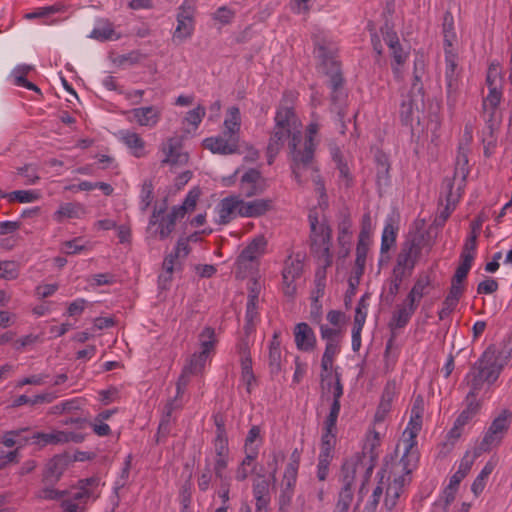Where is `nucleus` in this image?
I'll return each instance as SVG.
<instances>
[{
  "mask_svg": "<svg viewBox=\"0 0 512 512\" xmlns=\"http://www.w3.org/2000/svg\"><path fill=\"white\" fill-rule=\"evenodd\" d=\"M274 120L275 125L267 145L268 164L273 163L286 141H288L291 164H295V154L302 142L301 122L292 107L283 105L278 108Z\"/></svg>",
  "mask_w": 512,
  "mask_h": 512,
  "instance_id": "1",
  "label": "nucleus"
},
{
  "mask_svg": "<svg viewBox=\"0 0 512 512\" xmlns=\"http://www.w3.org/2000/svg\"><path fill=\"white\" fill-rule=\"evenodd\" d=\"M509 357L510 352L499 350L493 344L484 350L464 379L469 388L470 397L478 396L485 385L491 386L497 381Z\"/></svg>",
  "mask_w": 512,
  "mask_h": 512,
  "instance_id": "2",
  "label": "nucleus"
},
{
  "mask_svg": "<svg viewBox=\"0 0 512 512\" xmlns=\"http://www.w3.org/2000/svg\"><path fill=\"white\" fill-rule=\"evenodd\" d=\"M313 42L316 57L320 60V69L329 77L328 85L331 88V100L334 104H339L344 98L342 91L344 79L340 63L336 60L337 45L324 32L314 34Z\"/></svg>",
  "mask_w": 512,
  "mask_h": 512,
  "instance_id": "3",
  "label": "nucleus"
},
{
  "mask_svg": "<svg viewBox=\"0 0 512 512\" xmlns=\"http://www.w3.org/2000/svg\"><path fill=\"white\" fill-rule=\"evenodd\" d=\"M308 219L311 251L317 256L320 265L327 269L332 265L333 258L330 252L332 230L327 223L319 222L316 214L310 213Z\"/></svg>",
  "mask_w": 512,
  "mask_h": 512,
  "instance_id": "4",
  "label": "nucleus"
},
{
  "mask_svg": "<svg viewBox=\"0 0 512 512\" xmlns=\"http://www.w3.org/2000/svg\"><path fill=\"white\" fill-rule=\"evenodd\" d=\"M318 130L319 125L317 123H310L308 125L305 140L298 146V152L295 154V164H291L294 178L300 185L305 182L304 172L309 169L315 170L313 161L316 144L314 137Z\"/></svg>",
  "mask_w": 512,
  "mask_h": 512,
  "instance_id": "5",
  "label": "nucleus"
},
{
  "mask_svg": "<svg viewBox=\"0 0 512 512\" xmlns=\"http://www.w3.org/2000/svg\"><path fill=\"white\" fill-rule=\"evenodd\" d=\"M425 244L426 238L423 233L410 234L401 246L394 268L408 275L411 274Z\"/></svg>",
  "mask_w": 512,
  "mask_h": 512,
  "instance_id": "6",
  "label": "nucleus"
},
{
  "mask_svg": "<svg viewBox=\"0 0 512 512\" xmlns=\"http://www.w3.org/2000/svg\"><path fill=\"white\" fill-rule=\"evenodd\" d=\"M166 208V203L163 207H155L148 224V231L151 236L160 240H165L171 235L175 229L176 221L180 219L172 210L164 215Z\"/></svg>",
  "mask_w": 512,
  "mask_h": 512,
  "instance_id": "7",
  "label": "nucleus"
},
{
  "mask_svg": "<svg viewBox=\"0 0 512 512\" xmlns=\"http://www.w3.org/2000/svg\"><path fill=\"white\" fill-rule=\"evenodd\" d=\"M303 272V257L300 254L290 255L284 263L282 270L283 292L288 297H293L297 291L296 281Z\"/></svg>",
  "mask_w": 512,
  "mask_h": 512,
  "instance_id": "8",
  "label": "nucleus"
},
{
  "mask_svg": "<svg viewBox=\"0 0 512 512\" xmlns=\"http://www.w3.org/2000/svg\"><path fill=\"white\" fill-rule=\"evenodd\" d=\"M365 460V455L361 456L359 454H355L343 463L340 474V481L343 484L342 489H352L356 473L359 470L365 471V480L369 478L373 465L370 464L367 466Z\"/></svg>",
  "mask_w": 512,
  "mask_h": 512,
  "instance_id": "9",
  "label": "nucleus"
},
{
  "mask_svg": "<svg viewBox=\"0 0 512 512\" xmlns=\"http://www.w3.org/2000/svg\"><path fill=\"white\" fill-rule=\"evenodd\" d=\"M286 467L284 475L279 485L278 510L279 512H289L290 505L294 496V490L297 482L295 464Z\"/></svg>",
  "mask_w": 512,
  "mask_h": 512,
  "instance_id": "10",
  "label": "nucleus"
},
{
  "mask_svg": "<svg viewBox=\"0 0 512 512\" xmlns=\"http://www.w3.org/2000/svg\"><path fill=\"white\" fill-rule=\"evenodd\" d=\"M126 113L130 122L135 121L138 125L148 128L155 127L161 118L160 108L154 105L133 108Z\"/></svg>",
  "mask_w": 512,
  "mask_h": 512,
  "instance_id": "11",
  "label": "nucleus"
},
{
  "mask_svg": "<svg viewBox=\"0 0 512 512\" xmlns=\"http://www.w3.org/2000/svg\"><path fill=\"white\" fill-rule=\"evenodd\" d=\"M267 247V240L264 235H257L242 250L237 258V263L247 268V263L257 261L264 253Z\"/></svg>",
  "mask_w": 512,
  "mask_h": 512,
  "instance_id": "12",
  "label": "nucleus"
},
{
  "mask_svg": "<svg viewBox=\"0 0 512 512\" xmlns=\"http://www.w3.org/2000/svg\"><path fill=\"white\" fill-rule=\"evenodd\" d=\"M199 341L201 351L199 353H195L191 358L193 362H196V364L193 365V368H204L209 354L216 343L215 330L211 327H205L199 335Z\"/></svg>",
  "mask_w": 512,
  "mask_h": 512,
  "instance_id": "13",
  "label": "nucleus"
},
{
  "mask_svg": "<svg viewBox=\"0 0 512 512\" xmlns=\"http://www.w3.org/2000/svg\"><path fill=\"white\" fill-rule=\"evenodd\" d=\"M273 207L271 199H254L244 201L240 199L239 216L246 218H257L263 216Z\"/></svg>",
  "mask_w": 512,
  "mask_h": 512,
  "instance_id": "14",
  "label": "nucleus"
},
{
  "mask_svg": "<svg viewBox=\"0 0 512 512\" xmlns=\"http://www.w3.org/2000/svg\"><path fill=\"white\" fill-rule=\"evenodd\" d=\"M238 143L239 141L235 140V137H225L223 133L217 137L206 138L203 142L205 148L222 155L235 153L238 150Z\"/></svg>",
  "mask_w": 512,
  "mask_h": 512,
  "instance_id": "15",
  "label": "nucleus"
},
{
  "mask_svg": "<svg viewBox=\"0 0 512 512\" xmlns=\"http://www.w3.org/2000/svg\"><path fill=\"white\" fill-rule=\"evenodd\" d=\"M410 481V477L397 475V473L394 472L393 481L386 486V494L383 503L388 511H391L397 505V501L403 492L404 486L410 483Z\"/></svg>",
  "mask_w": 512,
  "mask_h": 512,
  "instance_id": "16",
  "label": "nucleus"
},
{
  "mask_svg": "<svg viewBox=\"0 0 512 512\" xmlns=\"http://www.w3.org/2000/svg\"><path fill=\"white\" fill-rule=\"evenodd\" d=\"M253 496L256 500V512H267L270 503V482L263 475H257L253 481Z\"/></svg>",
  "mask_w": 512,
  "mask_h": 512,
  "instance_id": "17",
  "label": "nucleus"
},
{
  "mask_svg": "<svg viewBox=\"0 0 512 512\" xmlns=\"http://www.w3.org/2000/svg\"><path fill=\"white\" fill-rule=\"evenodd\" d=\"M294 340L296 347L305 352L314 350L316 336L313 329L305 322L298 323L294 328Z\"/></svg>",
  "mask_w": 512,
  "mask_h": 512,
  "instance_id": "18",
  "label": "nucleus"
},
{
  "mask_svg": "<svg viewBox=\"0 0 512 512\" xmlns=\"http://www.w3.org/2000/svg\"><path fill=\"white\" fill-rule=\"evenodd\" d=\"M162 152L165 155L161 161L163 165H182L188 162V154L181 151L179 141L176 138H169L162 145Z\"/></svg>",
  "mask_w": 512,
  "mask_h": 512,
  "instance_id": "19",
  "label": "nucleus"
},
{
  "mask_svg": "<svg viewBox=\"0 0 512 512\" xmlns=\"http://www.w3.org/2000/svg\"><path fill=\"white\" fill-rule=\"evenodd\" d=\"M240 197L229 196L223 198L217 206L218 220L220 225L228 224L236 215H239Z\"/></svg>",
  "mask_w": 512,
  "mask_h": 512,
  "instance_id": "20",
  "label": "nucleus"
},
{
  "mask_svg": "<svg viewBox=\"0 0 512 512\" xmlns=\"http://www.w3.org/2000/svg\"><path fill=\"white\" fill-rule=\"evenodd\" d=\"M99 480L95 477L85 478L78 481L75 491L70 492L71 500L79 503H86L90 498H97L95 490L98 487Z\"/></svg>",
  "mask_w": 512,
  "mask_h": 512,
  "instance_id": "21",
  "label": "nucleus"
},
{
  "mask_svg": "<svg viewBox=\"0 0 512 512\" xmlns=\"http://www.w3.org/2000/svg\"><path fill=\"white\" fill-rule=\"evenodd\" d=\"M404 453L396 465V468H400L401 475H405L406 477H410V474L415 470L419 463V451L417 446H413V444L403 445Z\"/></svg>",
  "mask_w": 512,
  "mask_h": 512,
  "instance_id": "22",
  "label": "nucleus"
},
{
  "mask_svg": "<svg viewBox=\"0 0 512 512\" xmlns=\"http://www.w3.org/2000/svg\"><path fill=\"white\" fill-rule=\"evenodd\" d=\"M422 101L423 97L415 96L409 93L402 95L399 110L402 124L410 125L413 122L414 114L418 111V104Z\"/></svg>",
  "mask_w": 512,
  "mask_h": 512,
  "instance_id": "23",
  "label": "nucleus"
},
{
  "mask_svg": "<svg viewBox=\"0 0 512 512\" xmlns=\"http://www.w3.org/2000/svg\"><path fill=\"white\" fill-rule=\"evenodd\" d=\"M30 439H32V445L41 449L48 445L65 444L67 438L65 431L53 430L48 433L35 431V434Z\"/></svg>",
  "mask_w": 512,
  "mask_h": 512,
  "instance_id": "24",
  "label": "nucleus"
},
{
  "mask_svg": "<svg viewBox=\"0 0 512 512\" xmlns=\"http://www.w3.org/2000/svg\"><path fill=\"white\" fill-rule=\"evenodd\" d=\"M416 310L417 307L405 301L404 304L399 306L398 309L393 313L389 322V328L392 331L404 328Z\"/></svg>",
  "mask_w": 512,
  "mask_h": 512,
  "instance_id": "25",
  "label": "nucleus"
},
{
  "mask_svg": "<svg viewBox=\"0 0 512 512\" xmlns=\"http://www.w3.org/2000/svg\"><path fill=\"white\" fill-rule=\"evenodd\" d=\"M185 389V387L176 384V396L173 400H170L165 406L164 415L158 427V434L166 435L169 432L170 417L174 410L179 409L181 407V403L178 402V399L182 397V395L185 392Z\"/></svg>",
  "mask_w": 512,
  "mask_h": 512,
  "instance_id": "26",
  "label": "nucleus"
},
{
  "mask_svg": "<svg viewBox=\"0 0 512 512\" xmlns=\"http://www.w3.org/2000/svg\"><path fill=\"white\" fill-rule=\"evenodd\" d=\"M335 382L328 383L329 389L332 390L333 401L330 407V411L327 417H329V422L332 424L334 419H338L341 404L340 399L343 396V384L341 383V375L337 371L334 374Z\"/></svg>",
  "mask_w": 512,
  "mask_h": 512,
  "instance_id": "27",
  "label": "nucleus"
},
{
  "mask_svg": "<svg viewBox=\"0 0 512 512\" xmlns=\"http://www.w3.org/2000/svg\"><path fill=\"white\" fill-rule=\"evenodd\" d=\"M64 472L62 459L54 457L48 461L42 474L43 485L56 484Z\"/></svg>",
  "mask_w": 512,
  "mask_h": 512,
  "instance_id": "28",
  "label": "nucleus"
},
{
  "mask_svg": "<svg viewBox=\"0 0 512 512\" xmlns=\"http://www.w3.org/2000/svg\"><path fill=\"white\" fill-rule=\"evenodd\" d=\"M241 126V116L238 107H230L227 111V117L224 120V136L231 138L235 137V140L239 141V131Z\"/></svg>",
  "mask_w": 512,
  "mask_h": 512,
  "instance_id": "29",
  "label": "nucleus"
},
{
  "mask_svg": "<svg viewBox=\"0 0 512 512\" xmlns=\"http://www.w3.org/2000/svg\"><path fill=\"white\" fill-rule=\"evenodd\" d=\"M120 140L132 150L135 157H142L144 155L145 142L136 132L129 130H122L119 132Z\"/></svg>",
  "mask_w": 512,
  "mask_h": 512,
  "instance_id": "30",
  "label": "nucleus"
},
{
  "mask_svg": "<svg viewBox=\"0 0 512 512\" xmlns=\"http://www.w3.org/2000/svg\"><path fill=\"white\" fill-rule=\"evenodd\" d=\"M425 72V63L422 58L416 57L414 60V69H413V80L411 89L409 91V94L423 97L424 96V89L422 84V78Z\"/></svg>",
  "mask_w": 512,
  "mask_h": 512,
  "instance_id": "31",
  "label": "nucleus"
},
{
  "mask_svg": "<svg viewBox=\"0 0 512 512\" xmlns=\"http://www.w3.org/2000/svg\"><path fill=\"white\" fill-rule=\"evenodd\" d=\"M33 69L34 68L31 65H18L13 69L11 76L14 78L15 85L25 87L41 95V90L34 83L26 79V75L29 74Z\"/></svg>",
  "mask_w": 512,
  "mask_h": 512,
  "instance_id": "32",
  "label": "nucleus"
},
{
  "mask_svg": "<svg viewBox=\"0 0 512 512\" xmlns=\"http://www.w3.org/2000/svg\"><path fill=\"white\" fill-rule=\"evenodd\" d=\"M465 401L466 408L457 417V425L465 426L468 424L469 421L478 414L481 408V403L477 400V396L470 397V394L467 393Z\"/></svg>",
  "mask_w": 512,
  "mask_h": 512,
  "instance_id": "33",
  "label": "nucleus"
},
{
  "mask_svg": "<svg viewBox=\"0 0 512 512\" xmlns=\"http://www.w3.org/2000/svg\"><path fill=\"white\" fill-rule=\"evenodd\" d=\"M85 213V209L80 203H63L54 214V219L61 222L64 218H80Z\"/></svg>",
  "mask_w": 512,
  "mask_h": 512,
  "instance_id": "34",
  "label": "nucleus"
},
{
  "mask_svg": "<svg viewBox=\"0 0 512 512\" xmlns=\"http://www.w3.org/2000/svg\"><path fill=\"white\" fill-rule=\"evenodd\" d=\"M430 285V279L428 276L420 277L414 283L412 289L406 297V302L418 307L420 300L426 294V289Z\"/></svg>",
  "mask_w": 512,
  "mask_h": 512,
  "instance_id": "35",
  "label": "nucleus"
},
{
  "mask_svg": "<svg viewBox=\"0 0 512 512\" xmlns=\"http://www.w3.org/2000/svg\"><path fill=\"white\" fill-rule=\"evenodd\" d=\"M241 380L246 385L247 392L251 393L252 385L256 379L252 370V360L247 353V349H244L241 355Z\"/></svg>",
  "mask_w": 512,
  "mask_h": 512,
  "instance_id": "36",
  "label": "nucleus"
},
{
  "mask_svg": "<svg viewBox=\"0 0 512 512\" xmlns=\"http://www.w3.org/2000/svg\"><path fill=\"white\" fill-rule=\"evenodd\" d=\"M443 36L445 48L454 49L453 44L457 41L454 27V18L451 12L447 11L443 17Z\"/></svg>",
  "mask_w": 512,
  "mask_h": 512,
  "instance_id": "37",
  "label": "nucleus"
},
{
  "mask_svg": "<svg viewBox=\"0 0 512 512\" xmlns=\"http://www.w3.org/2000/svg\"><path fill=\"white\" fill-rule=\"evenodd\" d=\"M494 468H495V464L492 461H488L485 464V466L482 468V470L480 471L478 476L473 481V483L471 485V490L476 497L479 496L483 492V490L486 486L487 480H488L489 476L491 475V473L493 472Z\"/></svg>",
  "mask_w": 512,
  "mask_h": 512,
  "instance_id": "38",
  "label": "nucleus"
},
{
  "mask_svg": "<svg viewBox=\"0 0 512 512\" xmlns=\"http://www.w3.org/2000/svg\"><path fill=\"white\" fill-rule=\"evenodd\" d=\"M512 413L504 409L491 423L489 428L493 434H500L504 437L511 424Z\"/></svg>",
  "mask_w": 512,
  "mask_h": 512,
  "instance_id": "39",
  "label": "nucleus"
},
{
  "mask_svg": "<svg viewBox=\"0 0 512 512\" xmlns=\"http://www.w3.org/2000/svg\"><path fill=\"white\" fill-rule=\"evenodd\" d=\"M447 101L450 106L456 102L459 88V72L445 71Z\"/></svg>",
  "mask_w": 512,
  "mask_h": 512,
  "instance_id": "40",
  "label": "nucleus"
},
{
  "mask_svg": "<svg viewBox=\"0 0 512 512\" xmlns=\"http://www.w3.org/2000/svg\"><path fill=\"white\" fill-rule=\"evenodd\" d=\"M369 242H370V236L365 231V228L361 229L357 247H356V259H355L356 266H360V265L365 266L367 253L369 250Z\"/></svg>",
  "mask_w": 512,
  "mask_h": 512,
  "instance_id": "41",
  "label": "nucleus"
},
{
  "mask_svg": "<svg viewBox=\"0 0 512 512\" xmlns=\"http://www.w3.org/2000/svg\"><path fill=\"white\" fill-rule=\"evenodd\" d=\"M199 191L198 190H191L185 197L182 205L174 206L172 208V211L180 218H184L186 213L189 211H193L196 207V203L199 197Z\"/></svg>",
  "mask_w": 512,
  "mask_h": 512,
  "instance_id": "42",
  "label": "nucleus"
},
{
  "mask_svg": "<svg viewBox=\"0 0 512 512\" xmlns=\"http://www.w3.org/2000/svg\"><path fill=\"white\" fill-rule=\"evenodd\" d=\"M473 260H474L473 254L461 253V263L457 267L455 274L452 278V281H454L456 284L457 283L463 284V282L465 281V279L471 269Z\"/></svg>",
  "mask_w": 512,
  "mask_h": 512,
  "instance_id": "43",
  "label": "nucleus"
},
{
  "mask_svg": "<svg viewBox=\"0 0 512 512\" xmlns=\"http://www.w3.org/2000/svg\"><path fill=\"white\" fill-rule=\"evenodd\" d=\"M422 428V420L410 418V421L403 432L401 443L403 445L413 444L417 446V436Z\"/></svg>",
  "mask_w": 512,
  "mask_h": 512,
  "instance_id": "44",
  "label": "nucleus"
},
{
  "mask_svg": "<svg viewBox=\"0 0 512 512\" xmlns=\"http://www.w3.org/2000/svg\"><path fill=\"white\" fill-rule=\"evenodd\" d=\"M131 463H132V456L129 454L125 459L124 466L121 470L120 475L116 479L114 487H113V492H114V495L116 498L115 505H118V503H119L120 489H122L128 482L129 473H130V469H131Z\"/></svg>",
  "mask_w": 512,
  "mask_h": 512,
  "instance_id": "45",
  "label": "nucleus"
},
{
  "mask_svg": "<svg viewBox=\"0 0 512 512\" xmlns=\"http://www.w3.org/2000/svg\"><path fill=\"white\" fill-rule=\"evenodd\" d=\"M483 220L479 217L475 219L471 224V234L467 238L462 253L475 254L477 246V237L482 226Z\"/></svg>",
  "mask_w": 512,
  "mask_h": 512,
  "instance_id": "46",
  "label": "nucleus"
},
{
  "mask_svg": "<svg viewBox=\"0 0 512 512\" xmlns=\"http://www.w3.org/2000/svg\"><path fill=\"white\" fill-rule=\"evenodd\" d=\"M82 406V400L80 398H74L70 400L63 401L52 406L49 410L50 414L53 415H61L64 413H72L77 411Z\"/></svg>",
  "mask_w": 512,
  "mask_h": 512,
  "instance_id": "47",
  "label": "nucleus"
},
{
  "mask_svg": "<svg viewBox=\"0 0 512 512\" xmlns=\"http://www.w3.org/2000/svg\"><path fill=\"white\" fill-rule=\"evenodd\" d=\"M397 228L391 223L387 222L384 226L381 238V252L386 253L396 242Z\"/></svg>",
  "mask_w": 512,
  "mask_h": 512,
  "instance_id": "48",
  "label": "nucleus"
},
{
  "mask_svg": "<svg viewBox=\"0 0 512 512\" xmlns=\"http://www.w3.org/2000/svg\"><path fill=\"white\" fill-rule=\"evenodd\" d=\"M194 31V21L177 18V27L173 34L174 40L184 41L191 37Z\"/></svg>",
  "mask_w": 512,
  "mask_h": 512,
  "instance_id": "49",
  "label": "nucleus"
},
{
  "mask_svg": "<svg viewBox=\"0 0 512 512\" xmlns=\"http://www.w3.org/2000/svg\"><path fill=\"white\" fill-rule=\"evenodd\" d=\"M179 258H181L178 254H176L174 251L168 254L163 261V269L164 273L159 276L160 281H168L171 279V275L173 271L177 268L179 265Z\"/></svg>",
  "mask_w": 512,
  "mask_h": 512,
  "instance_id": "50",
  "label": "nucleus"
},
{
  "mask_svg": "<svg viewBox=\"0 0 512 512\" xmlns=\"http://www.w3.org/2000/svg\"><path fill=\"white\" fill-rule=\"evenodd\" d=\"M336 424L337 419H334L333 423L329 422V417H326L324 422V430L325 432L321 438V447H332L334 448L335 444V436H336Z\"/></svg>",
  "mask_w": 512,
  "mask_h": 512,
  "instance_id": "51",
  "label": "nucleus"
},
{
  "mask_svg": "<svg viewBox=\"0 0 512 512\" xmlns=\"http://www.w3.org/2000/svg\"><path fill=\"white\" fill-rule=\"evenodd\" d=\"M326 286V269L322 266V269L317 270L315 275V288L312 291V300L317 304L319 302V298L324 295Z\"/></svg>",
  "mask_w": 512,
  "mask_h": 512,
  "instance_id": "52",
  "label": "nucleus"
},
{
  "mask_svg": "<svg viewBox=\"0 0 512 512\" xmlns=\"http://www.w3.org/2000/svg\"><path fill=\"white\" fill-rule=\"evenodd\" d=\"M407 274L399 271V269L393 268L392 277L389 281L388 294L386 299L393 301L394 297L398 294L401 283Z\"/></svg>",
  "mask_w": 512,
  "mask_h": 512,
  "instance_id": "53",
  "label": "nucleus"
},
{
  "mask_svg": "<svg viewBox=\"0 0 512 512\" xmlns=\"http://www.w3.org/2000/svg\"><path fill=\"white\" fill-rule=\"evenodd\" d=\"M67 494V490H58L53 488V485H44L43 488L37 491L36 496L44 500H59Z\"/></svg>",
  "mask_w": 512,
  "mask_h": 512,
  "instance_id": "54",
  "label": "nucleus"
},
{
  "mask_svg": "<svg viewBox=\"0 0 512 512\" xmlns=\"http://www.w3.org/2000/svg\"><path fill=\"white\" fill-rule=\"evenodd\" d=\"M19 275V267L15 261H0V279L13 280Z\"/></svg>",
  "mask_w": 512,
  "mask_h": 512,
  "instance_id": "55",
  "label": "nucleus"
},
{
  "mask_svg": "<svg viewBox=\"0 0 512 512\" xmlns=\"http://www.w3.org/2000/svg\"><path fill=\"white\" fill-rule=\"evenodd\" d=\"M502 439L503 437L500 434H493L491 432V429L488 428L481 443L479 444L478 449L480 452H488L493 447L498 446L501 443Z\"/></svg>",
  "mask_w": 512,
  "mask_h": 512,
  "instance_id": "56",
  "label": "nucleus"
},
{
  "mask_svg": "<svg viewBox=\"0 0 512 512\" xmlns=\"http://www.w3.org/2000/svg\"><path fill=\"white\" fill-rule=\"evenodd\" d=\"M115 35V31L110 23H105L102 26L95 27L90 37L99 41L112 40Z\"/></svg>",
  "mask_w": 512,
  "mask_h": 512,
  "instance_id": "57",
  "label": "nucleus"
},
{
  "mask_svg": "<svg viewBox=\"0 0 512 512\" xmlns=\"http://www.w3.org/2000/svg\"><path fill=\"white\" fill-rule=\"evenodd\" d=\"M257 305L253 303V299L250 303L246 305V314H245V325L244 331L246 335H249L255 327V319L257 318Z\"/></svg>",
  "mask_w": 512,
  "mask_h": 512,
  "instance_id": "58",
  "label": "nucleus"
},
{
  "mask_svg": "<svg viewBox=\"0 0 512 512\" xmlns=\"http://www.w3.org/2000/svg\"><path fill=\"white\" fill-rule=\"evenodd\" d=\"M235 17V11L227 6L219 7L213 14L212 19L222 25L230 24Z\"/></svg>",
  "mask_w": 512,
  "mask_h": 512,
  "instance_id": "59",
  "label": "nucleus"
},
{
  "mask_svg": "<svg viewBox=\"0 0 512 512\" xmlns=\"http://www.w3.org/2000/svg\"><path fill=\"white\" fill-rule=\"evenodd\" d=\"M153 190H154V187L150 180H146L143 182L142 188H141V194H140V199H141L140 204H141L142 211H146L147 208L150 206V204L153 200Z\"/></svg>",
  "mask_w": 512,
  "mask_h": 512,
  "instance_id": "60",
  "label": "nucleus"
},
{
  "mask_svg": "<svg viewBox=\"0 0 512 512\" xmlns=\"http://www.w3.org/2000/svg\"><path fill=\"white\" fill-rule=\"evenodd\" d=\"M502 97L501 91L497 89V87H491L489 89V94L485 98L483 102L484 108H486L488 105L491 108L490 116L493 117L495 110L497 109L498 105L500 104Z\"/></svg>",
  "mask_w": 512,
  "mask_h": 512,
  "instance_id": "61",
  "label": "nucleus"
},
{
  "mask_svg": "<svg viewBox=\"0 0 512 512\" xmlns=\"http://www.w3.org/2000/svg\"><path fill=\"white\" fill-rule=\"evenodd\" d=\"M457 490L458 489L447 485V487H445L443 490L440 499L435 503V505L441 507L443 511H447L448 507L456 498Z\"/></svg>",
  "mask_w": 512,
  "mask_h": 512,
  "instance_id": "62",
  "label": "nucleus"
},
{
  "mask_svg": "<svg viewBox=\"0 0 512 512\" xmlns=\"http://www.w3.org/2000/svg\"><path fill=\"white\" fill-rule=\"evenodd\" d=\"M214 449L216 456H228V439L226 431L219 429V435H216L214 439Z\"/></svg>",
  "mask_w": 512,
  "mask_h": 512,
  "instance_id": "63",
  "label": "nucleus"
},
{
  "mask_svg": "<svg viewBox=\"0 0 512 512\" xmlns=\"http://www.w3.org/2000/svg\"><path fill=\"white\" fill-rule=\"evenodd\" d=\"M195 3L193 0H184L178 8L177 18L194 21Z\"/></svg>",
  "mask_w": 512,
  "mask_h": 512,
  "instance_id": "64",
  "label": "nucleus"
}]
</instances>
